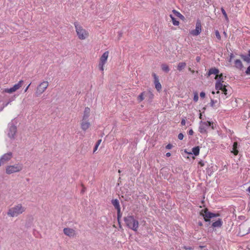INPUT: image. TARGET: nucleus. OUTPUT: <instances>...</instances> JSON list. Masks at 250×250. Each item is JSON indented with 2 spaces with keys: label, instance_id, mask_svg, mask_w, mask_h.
Here are the masks:
<instances>
[{
  "label": "nucleus",
  "instance_id": "f257e3e1",
  "mask_svg": "<svg viewBox=\"0 0 250 250\" xmlns=\"http://www.w3.org/2000/svg\"><path fill=\"white\" fill-rule=\"evenodd\" d=\"M74 26L77 35L80 40H84L89 37V33L88 31L84 29L78 22H75Z\"/></svg>",
  "mask_w": 250,
  "mask_h": 250
},
{
  "label": "nucleus",
  "instance_id": "f03ea898",
  "mask_svg": "<svg viewBox=\"0 0 250 250\" xmlns=\"http://www.w3.org/2000/svg\"><path fill=\"white\" fill-rule=\"evenodd\" d=\"M25 210V207L21 204H19L11 208L7 212V215L12 217H17L24 212Z\"/></svg>",
  "mask_w": 250,
  "mask_h": 250
},
{
  "label": "nucleus",
  "instance_id": "7ed1b4c3",
  "mask_svg": "<svg viewBox=\"0 0 250 250\" xmlns=\"http://www.w3.org/2000/svg\"><path fill=\"white\" fill-rule=\"evenodd\" d=\"M23 169V165L18 163L14 165H7L5 167V172L7 174H11L21 171Z\"/></svg>",
  "mask_w": 250,
  "mask_h": 250
},
{
  "label": "nucleus",
  "instance_id": "20e7f679",
  "mask_svg": "<svg viewBox=\"0 0 250 250\" xmlns=\"http://www.w3.org/2000/svg\"><path fill=\"white\" fill-rule=\"evenodd\" d=\"M125 222L128 228L134 231H137L139 226L138 221L132 216H127L125 218Z\"/></svg>",
  "mask_w": 250,
  "mask_h": 250
},
{
  "label": "nucleus",
  "instance_id": "39448f33",
  "mask_svg": "<svg viewBox=\"0 0 250 250\" xmlns=\"http://www.w3.org/2000/svg\"><path fill=\"white\" fill-rule=\"evenodd\" d=\"M229 86L225 85L223 83L216 82L215 83V89L217 90L216 93L219 94L220 93L219 90H221L222 91V98L223 99H226L228 97L229 93L228 91Z\"/></svg>",
  "mask_w": 250,
  "mask_h": 250
},
{
  "label": "nucleus",
  "instance_id": "423d86ee",
  "mask_svg": "<svg viewBox=\"0 0 250 250\" xmlns=\"http://www.w3.org/2000/svg\"><path fill=\"white\" fill-rule=\"evenodd\" d=\"M109 51H106L104 52L100 58L98 63V67L100 70L102 72H103L104 71V65L107 62V59L109 57Z\"/></svg>",
  "mask_w": 250,
  "mask_h": 250
},
{
  "label": "nucleus",
  "instance_id": "0eeeda50",
  "mask_svg": "<svg viewBox=\"0 0 250 250\" xmlns=\"http://www.w3.org/2000/svg\"><path fill=\"white\" fill-rule=\"evenodd\" d=\"M23 84V81L22 80H21L18 83L15 84L12 87L2 89L1 93L12 94L13 93L20 89L22 87Z\"/></svg>",
  "mask_w": 250,
  "mask_h": 250
},
{
  "label": "nucleus",
  "instance_id": "6e6552de",
  "mask_svg": "<svg viewBox=\"0 0 250 250\" xmlns=\"http://www.w3.org/2000/svg\"><path fill=\"white\" fill-rule=\"evenodd\" d=\"M17 127L13 123H10L8 125L7 135L11 140H15L16 138Z\"/></svg>",
  "mask_w": 250,
  "mask_h": 250
},
{
  "label": "nucleus",
  "instance_id": "1a4fd4ad",
  "mask_svg": "<svg viewBox=\"0 0 250 250\" xmlns=\"http://www.w3.org/2000/svg\"><path fill=\"white\" fill-rule=\"evenodd\" d=\"M49 85V83L47 81H43L41 83L37 86L35 94L37 96H39L42 95L47 89Z\"/></svg>",
  "mask_w": 250,
  "mask_h": 250
},
{
  "label": "nucleus",
  "instance_id": "9d476101",
  "mask_svg": "<svg viewBox=\"0 0 250 250\" xmlns=\"http://www.w3.org/2000/svg\"><path fill=\"white\" fill-rule=\"evenodd\" d=\"M202 26L201 21H197L195 24V29L189 31V34L193 36H198L202 32Z\"/></svg>",
  "mask_w": 250,
  "mask_h": 250
},
{
  "label": "nucleus",
  "instance_id": "9b49d317",
  "mask_svg": "<svg viewBox=\"0 0 250 250\" xmlns=\"http://www.w3.org/2000/svg\"><path fill=\"white\" fill-rule=\"evenodd\" d=\"M211 126L212 128L213 129V124L210 122H202L201 121L200 123L199 126V131L201 133H205L207 132V130L208 127Z\"/></svg>",
  "mask_w": 250,
  "mask_h": 250
},
{
  "label": "nucleus",
  "instance_id": "f8f14e48",
  "mask_svg": "<svg viewBox=\"0 0 250 250\" xmlns=\"http://www.w3.org/2000/svg\"><path fill=\"white\" fill-rule=\"evenodd\" d=\"M200 214L204 217L206 221H208L210 218L218 216V215H216L215 214L208 211L207 208L202 209L200 211Z\"/></svg>",
  "mask_w": 250,
  "mask_h": 250
},
{
  "label": "nucleus",
  "instance_id": "ddd939ff",
  "mask_svg": "<svg viewBox=\"0 0 250 250\" xmlns=\"http://www.w3.org/2000/svg\"><path fill=\"white\" fill-rule=\"evenodd\" d=\"M13 154L9 152L2 155L0 158V166L9 161L12 158Z\"/></svg>",
  "mask_w": 250,
  "mask_h": 250
},
{
  "label": "nucleus",
  "instance_id": "4468645a",
  "mask_svg": "<svg viewBox=\"0 0 250 250\" xmlns=\"http://www.w3.org/2000/svg\"><path fill=\"white\" fill-rule=\"evenodd\" d=\"M63 231L64 234L69 237H74L76 236V231L73 229L66 228Z\"/></svg>",
  "mask_w": 250,
  "mask_h": 250
},
{
  "label": "nucleus",
  "instance_id": "2eb2a0df",
  "mask_svg": "<svg viewBox=\"0 0 250 250\" xmlns=\"http://www.w3.org/2000/svg\"><path fill=\"white\" fill-rule=\"evenodd\" d=\"M152 76L154 78V83L156 89L158 91H160L162 89V85L159 82L158 76L154 73H152Z\"/></svg>",
  "mask_w": 250,
  "mask_h": 250
},
{
  "label": "nucleus",
  "instance_id": "dca6fc26",
  "mask_svg": "<svg viewBox=\"0 0 250 250\" xmlns=\"http://www.w3.org/2000/svg\"><path fill=\"white\" fill-rule=\"evenodd\" d=\"M81 128L84 131H86L91 126L89 120H81L80 122Z\"/></svg>",
  "mask_w": 250,
  "mask_h": 250
},
{
  "label": "nucleus",
  "instance_id": "f3484780",
  "mask_svg": "<svg viewBox=\"0 0 250 250\" xmlns=\"http://www.w3.org/2000/svg\"><path fill=\"white\" fill-rule=\"evenodd\" d=\"M146 95H148L151 99H152L153 97V94L152 93L148 92L146 93V92H143L141 93L138 97V101L139 102H141L144 100L145 99V96H146Z\"/></svg>",
  "mask_w": 250,
  "mask_h": 250
},
{
  "label": "nucleus",
  "instance_id": "a211bd4d",
  "mask_svg": "<svg viewBox=\"0 0 250 250\" xmlns=\"http://www.w3.org/2000/svg\"><path fill=\"white\" fill-rule=\"evenodd\" d=\"M90 114V109L86 107L84 108L82 120H88Z\"/></svg>",
  "mask_w": 250,
  "mask_h": 250
},
{
  "label": "nucleus",
  "instance_id": "6ab92c4d",
  "mask_svg": "<svg viewBox=\"0 0 250 250\" xmlns=\"http://www.w3.org/2000/svg\"><path fill=\"white\" fill-rule=\"evenodd\" d=\"M234 66L236 68L241 70L243 67L242 61L239 59H236L234 62Z\"/></svg>",
  "mask_w": 250,
  "mask_h": 250
},
{
  "label": "nucleus",
  "instance_id": "aec40b11",
  "mask_svg": "<svg viewBox=\"0 0 250 250\" xmlns=\"http://www.w3.org/2000/svg\"><path fill=\"white\" fill-rule=\"evenodd\" d=\"M238 145L237 142H234L233 146H232V149L230 151L232 153H233L234 155H237L239 152L238 150Z\"/></svg>",
  "mask_w": 250,
  "mask_h": 250
},
{
  "label": "nucleus",
  "instance_id": "412c9836",
  "mask_svg": "<svg viewBox=\"0 0 250 250\" xmlns=\"http://www.w3.org/2000/svg\"><path fill=\"white\" fill-rule=\"evenodd\" d=\"M200 147L199 146H195L192 148L191 152H187L189 154H194L197 156L199 154Z\"/></svg>",
  "mask_w": 250,
  "mask_h": 250
},
{
  "label": "nucleus",
  "instance_id": "4be33fe9",
  "mask_svg": "<svg viewBox=\"0 0 250 250\" xmlns=\"http://www.w3.org/2000/svg\"><path fill=\"white\" fill-rule=\"evenodd\" d=\"M112 204L115 208L116 209H117L118 213L120 212V207L119 201L117 199H114L112 200Z\"/></svg>",
  "mask_w": 250,
  "mask_h": 250
},
{
  "label": "nucleus",
  "instance_id": "5701e85b",
  "mask_svg": "<svg viewBox=\"0 0 250 250\" xmlns=\"http://www.w3.org/2000/svg\"><path fill=\"white\" fill-rule=\"evenodd\" d=\"M219 71L218 69L215 68H212L209 70L208 75L210 76L211 74L218 75L219 74Z\"/></svg>",
  "mask_w": 250,
  "mask_h": 250
},
{
  "label": "nucleus",
  "instance_id": "b1692460",
  "mask_svg": "<svg viewBox=\"0 0 250 250\" xmlns=\"http://www.w3.org/2000/svg\"><path fill=\"white\" fill-rule=\"evenodd\" d=\"M186 63L185 62H179L177 65V69L181 71L186 66Z\"/></svg>",
  "mask_w": 250,
  "mask_h": 250
},
{
  "label": "nucleus",
  "instance_id": "393cba45",
  "mask_svg": "<svg viewBox=\"0 0 250 250\" xmlns=\"http://www.w3.org/2000/svg\"><path fill=\"white\" fill-rule=\"evenodd\" d=\"M222 225V222L221 219H219L217 221L212 223V226L214 228L221 227Z\"/></svg>",
  "mask_w": 250,
  "mask_h": 250
},
{
  "label": "nucleus",
  "instance_id": "a878e982",
  "mask_svg": "<svg viewBox=\"0 0 250 250\" xmlns=\"http://www.w3.org/2000/svg\"><path fill=\"white\" fill-rule=\"evenodd\" d=\"M161 68L163 71L165 72H168L169 71V68L168 65L167 64H162L161 65Z\"/></svg>",
  "mask_w": 250,
  "mask_h": 250
},
{
  "label": "nucleus",
  "instance_id": "bb28decb",
  "mask_svg": "<svg viewBox=\"0 0 250 250\" xmlns=\"http://www.w3.org/2000/svg\"><path fill=\"white\" fill-rule=\"evenodd\" d=\"M241 58L245 62H247L248 63H250V57L249 56V55H240Z\"/></svg>",
  "mask_w": 250,
  "mask_h": 250
},
{
  "label": "nucleus",
  "instance_id": "cd10ccee",
  "mask_svg": "<svg viewBox=\"0 0 250 250\" xmlns=\"http://www.w3.org/2000/svg\"><path fill=\"white\" fill-rule=\"evenodd\" d=\"M215 79L217 80L216 82H222L224 83L223 81V76L222 74H220V75H217L215 77Z\"/></svg>",
  "mask_w": 250,
  "mask_h": 250
},
{
  "label": "nucleus",
  "instance_id": "c85d7f7f",
  "mask_svg": "<svg viewBox=\"0 0 250 250\" xmlns=\"http://www.w3.org/2000/svg\"><path fill=\"white\" fill-rule=\"evenodd\" d=\"M170 17L172 20L173 24L174 25H178L179 22L175 18H174L172 15H170Z\"/></svg>",
  "mask_w": 250,
  "mask_h": 250
},
{
  "label": "nucleus",
  "instance_id": "c756f323",
  "mask_svg": "<svg viewBox=\"0 0 250 250\" xmlns=\"http://www.w3.org/2000/svg\"><path fill=\"white\" fill-rule=\"evenodd\" d=\"M172 12L175 16H176L179 18L183 17L181 13H180L179 12L176 11L175 10H173L172 11Z\"/></svg>",
  "mask_w": 250,
  "mask_h": 250
},
{
  "label": "nucleus",
  "instance_id": "7c9ffc66",
  "mask_svg": "<svg viewBox=\"0 0 250 250\" xmlns=\"http://www.w3.org/2000/svg\"><path fill=\"white\" fill-rule=\"evenodd\" d=\"M221 11H222L223 15L224 16L226 20L227 21H228V17L227 16V13H226V11H225V10L223 8H222Z\"/></svg>",
  "mask_w": 250,
  "mask_h": 250
},
{
  "label": "nucleus",
  "instance_id": "2f4dec72",
  "mask_svg": "<svg viewBox=\"0 0 250 250\" xmlns=\"http://www.w3.org/2000/svg\"><path fill=\"white\" fill-rule=\"evenodd\" d=\"M215 34L216 37L219 40H221V36L220 35V33L218 30H215Z\"/></svg>",
  "mask_w": 250,
  "mask_h": 250
},
{
  "label": "nucleus",
  "instance_id": "473e14b6",
  "mask_svg": "<svg viewBox=\"0 0 250 250\" xmlns=\"http://www.w3.org/2000/svg\"><path fill=\"white\" fill-rule=\"evenodd\" d=\"M193 100L195 102H197V101L198 100V94L197 93H194Z\"/></svg>",
  "mask_w": 250,
  "mask_h": 250
},
{
  "label": "nucleus",
  "instance_id": "72a5a7b5",
  "mask_svg": "<svg viewBox=\"0 0 250 250\" xmlns=\"http://www.w3.org/2000/svg\"><path fill=\"white\" fill-rule=\"evenodd\" d=\"M14 100H15V98H14V97H13V98H12V99L11 100H10L9 102H8L6 104H5L4 105V106H3V107H0V111H2V109H3V108H4V106H7V104H8L9 103H10L11 101H14Z\"/></svg>",
  "mask_w": 250,
  "mask_h": 250
},
{
  "label": "nucleus",
  "instance_id": "f704fd0d",
  "mask_svg": "<svg viewBox=\"0 0 250 250\" xmlns=\"http://www.w3.org/2000/svg\"><path fill=\"white\" fill-rule=\"evenodd\" d=\"M178 138L180 140H182L183 139L184 135L182 133H179L178 134Z\"/></svg>",
  "mask_w": 250,
  "mask_h": 250
},
{
  "label": "nucleus",
  "instance_id": "c9c22d12",
  "mask_svg": "<svg viewBox=\"0 0 250 250\" xmlns=\"http://www.w3.org/2000/svg\"><path fill=\"white\" fill-rule=\"evenodd\" d=\"M216 103H217L216 101H214V100L211 99V102H210V106L212 107H213L214 104Z\"/></svg>",
  "mask_w": 250,
  "mask_h": 250
},
{
  "label": "nucleus",
  "instance_id": "e433bc0d",
  "mask_svg": "<svg viewBox=\"0 0 250 250\" xmlns=\"http://www.w3.org/2000/svg\"><path fill=\"white\" fill-rule=\"evenodd\" d=\"M172 147V145L169 144L166 146V148L167 149H170Z\"/></svg>",
  "mask_w": 250,
  "mask_h": 250
},
{
  "label": "nucleus",
  "instance_id": "4c0bfd02",
  "mask_svg": "<svg viewBox=\"0 0 250 250\" xmlns=\"http://www.w3.org/2000/svg\"><path fill=\"white\" fill-rule=\"evenodd\" d=\"M234 56L233 55V54L232 53H231L229 55V62H231V60L232 59L234 58Z\"/></svg>",
  "mask_w": 250,
  "mask_h": 250
},
{
  "label": "nucleus",
  "instance_id": "58836bf2",
  "mask_svg": "<svg viewBox=\"0 0 250 250\" xmlns=\"http://www.w3.org/2000/svg\"><path fill=\"white\" fill-rule=\"evenodd\" d=\"M246 73L248 75L250 74V65L247 68V69L246 71Z\"/></svg>",
  "mask_w": 250,
  "mask_h": 250
},
{
  "label": "nucleus",
  "instance_id": "ea45409f",
  "mask_svg": "<svg viewBox=\"0 0 250 250\" xmlns=\"http://www.w3.org/2000/svg\"><path fill=\"white\" fill-rule=\"evenodd\" d=\"M205 93L204 92H201L200 94V96L201 98H204L205 97Z\"/></svg>",
  "mask_w": 250,
  "mask_h": 250
},
{
  "label": "nucleus",
  "instance_id": "a19ab883",
  "mask_svg": "<svg viewBox=\"0 0 250 250\" xmlns=\"http://www.w3.org/2000/svg\"><path fill=\"white\" fill-rule=\"evenodd\" d=\"M181 125H186V120L185 118L182 119L181 121Z\"/></svg>",
  "mask_w": 250,
  "mask_h": 250
},
{
  "label": "nucleus",
  "instance_id": "79ce46f5",
  "mask_svg": "<svg viewBox=\"0 0 250 250\" xmlns=\"http://www.w3.org/2000/svg\"><path fill=\"white\" fill-rule=\"evenodd\" d=\"M199 165H200L201 167H203L205 165V163L203 161H200L199 163Z\"/></svg>",
  "mask_w": 250,
  "mask_h": 250
},
{
  "label": "nucleus",
  "instance_id": "37998d69",
  "mask_svg": "<svg viewBox=\"0 0 250 250\" xmlns=\"http://www.w3.org/2000/svg\"><path fill=\"white\" fill-rule=\"evenodd\" d=\"M193 134V131L192 129H190L188 132V134L189 135H192Z\"/></svg>",
  "mask_w": 250,
  "mask_h": 250
},
{
  "label": "nucleus",
  "instance_id": "c03bdc74",
  "mask_svg": "<svg viewBox=\"0 0 250 250\" xmlns=\"http://www.w3.org/2000/svg\"><path fill=\"white\" fill-rule=\"evenodd\" d=\"M98 147H99V146L95 145V146L94 150H93V152H96V151L97 150Z\"/></svg>",
  "mask_w": 250,
  "mask_h": 250
},
{
  "label": "nucleus",
  "instance_id": "a18cd8bd",
  "mask_svg": "<svg viewBox=\"0 0 250 250\" xmlns=\"http://www.w3.org/2000/svg\"><path fill=\"white\" fill-rule=\"evenodd\" d=\"M101 142H102V140L100 139V140H99L96 143V144L97 145L99 146L100 145V144L101 143Z\"/></svg>",
  "mask_w": 250,
  "mask_h": 250
},
{
  "label": "nucleus",
  "instance_id": "49530a36",
  "mask_svg": "<svg viewBox=\"0 0 250 250\" xmlns=\"http://www.w3.org/2000/svg\"><path fill=\"white\" fill-rule=\"evenodd\" d=\"M30 84H31V83H30V84H29V85H28L26 87V88L25 89V90H24V92H26L27 91V90H28V88H29V86L30 85Z\"/></svg>",
  "mask_w": 250,
  "mask_h": 250
},
{
  "label": "nucleus",
  "instance_id": "de8ad7c7",
  "mask_svg": "<svg viewBox=\"0 0 250 250\" xmlns=\"http://www.w3.org/2000/svg\"><path fill=\"white\" fill-rule=\"evenodd\" d=\"M166 155L167 157H170L171 155V154L170 152H167L166 153Z\"/></svg>",
  "mask_w": 250,
  "mask_h": 250
},
{
  "label": "nucleus",
  "instance_id": "09e8293b",
  "mask_svg": "<svg viewBox=\"0 0 250 250\" xmlns=\"http://www.w3.org/2000/svg\"><path fill=\"white\" fill-rule=\"evenodd\" d=\"M247 190L250 193V186L249 187Z\"/></svg>",
  "mask_w": 250,
  "mask_h": 250
},
{
  "label": "nucleus",
  "instance_id": "8fccbe9b",
  "mask_svg": "<svg viewBox=\"0 0 250 250\" xmlns=\"http://www.w3.org/2000/svg\"><path fill=\"white\" fill-rule=\"evenodd\" d=\"M196 60L197 61H199L200 58L199 57H197Z\"/></svg>",
  "mask_w": 250,
  "mask_h": 250
},
{
  "label": "nucleus",
  "instance_id": "3c124183",
  "mask_svg": "<svg viewBox=\"0 0 250 250\" xmlns=\"http://www.w3.org/2000/svg\"><path fill=\"white\" fill-rule=\"evenodd\" d=\"M199 118H200V119H202V114H201V113H200V117H199Z\"/></svg>",
  "mask_w": 250,
  "mask_h": 250
},
{
  "label": "nucleus",
  "instance_id": "603ef678",
  "mask_svg": "<svg viewBox=\"0 0 250 250\" xmlns=\"http://www.w3.org/2000/svg\"><path fill=\"white\" fill-rule=\"evenodd\" d=\"M212 94H215V92L213 91L212 92Z\"/></svg>",
  "mask_w": 250,
  "mask_h": 250
},
{
  "label": "nucleus",
  "instance_id": "864d4df0",
  "mask_svg": "<svg viewBox=\"0 0 250 250\" xmlns=\"http://www.w3.org/2000/svg\"><path fill=\"white\" fill-rule=\"evenodd\" d=\"M224 34L225 36H226V33L225 32H224Z\"/></svg>",
  "mask_w": 250,
  "mask_h": 250
},
{
  "label": "nucleus",
  "instance_id": "5fc2aeb1",
  "mask_svg": "<svg viewBox=\"0 0 250 250\" xmlns=\"http://www.w3.org/2000/svg\"><path fill=\"white\" fill-rule=\"evenodd\" d=\"M118 172H119V173H120V172H121V171H120V170H119Z\"/></svg>",
  "mask_w": 250,
  "mask_h": 250
},
{
  "label": "nucleus",
  "instance_id": "6e6d98bb",
  "mask_svg": "<svg viewBox=\"0 0 250 250\" xmlns=\"http://www.w3.org/2000/svg\"><path fill=\"white\" fill-rule=\"evenodd\" d=\"M187 249L191 250V248H187Z\"/></svg>",
  "mask_w": 250,
  "mask_h": 250
}]
</instances>
